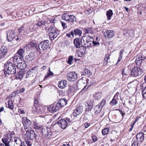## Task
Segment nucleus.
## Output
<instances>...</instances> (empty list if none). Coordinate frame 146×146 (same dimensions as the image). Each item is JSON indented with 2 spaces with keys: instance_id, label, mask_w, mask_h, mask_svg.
Segmentation results:
<instances>
[{
  "instance_id": "f257e3e1",
  "label": "nucleus",
  "mask_w": 146,
  "mask_h": 146,
  "mask_svg": "<svg viewBox=\"0 0 146 146\" xmlns=\"http://www.w3.org/2000/svg\"><path fill=\"white\" fill-rule=\"evenodd\" d=\"M67 101L65 98L59 99L57 103H54L49 106L47 108L48 110L51 113H53L58 110L61 108L66 105Z\"/></svg>"
},
{
  "instance_id": "f03ea898",
  "label": "nucleus",
  "mask_w": 146,
  "mask_h": 146,
  "mask_svg": "<svg viewBox=\"0 0 146 146\" xmlns=\"http://www.w3.org/2000/svg\"><path fill=\"white\" fill-rule=\"evenodd\" d=\"M15 65L9 59L6 63L5 64V71L3 70L6 77L8 76L7 75L14 74L16 73Z\"/></svg>"
},
{
  "instance_id": "7ed1b4c3",
  "label": "nucleus",
  "mask_w": 146,
  "mask_h": 146,
  "mask_svg": "<svg viewBox=\"0 0 146 146\" xmlns=\"http://www.w3.org/2000/svg\"><path fill=\"white\" fill-rule=\"evenodd\" d=\"M7 40L9 42H11L14 39L17 41V43L18 44L20 42L21 40L23 39V37L19 36V34L17 36V38L16 36V34L15 31L13 30H8L7 32Z\"/></svg>"
},
{
  "instance_id": "20e7f679",
  "label": "nucleus",
  "mask_w": 146,
  "mask_h": 146,
  "mask_svg": "<svg viewBox=\"0 0 146 146\" xmlns=\"http://www.w3.org/2000/svg\"><path fill=\"white\" fill-rule=\"evenodd\" d=\"M49 38L51 40H54L58 36V33L56 29L53 26L50 27L48 30Z\"/></svg>"
},
{
  "instance_id": "39448f33",
  "label": "nucleus",
  "mask_w": 146,
  "mask_h": 146,
  "mask_svg": "<svg viewBox=\"0 0 146 146\" xmlns=\"http://www.w3.org/2000/svg\"><path fill=\"white\" fill-rule=\"evenodd\" d=\"M84 42V45H86L88 48L90 47L92 45V42L93 38L89 35H85L83 36L82 38Z\"/></svg>"
},
{
  "instance_id": "423d86ee",
  "label": "nucleus",
  "mask_w": 146,
  "mask_h": 146,
  "mask_svg": "<svg viewBox=\"0 0 146 146\" xmlns=\"http://www.w3.org/2000/svg\"><path fill=\"white\" fill-rule=\"evenodd\" d=\"M49 41L48 40H46L43 41L40 43L38 45L39 49L41 50H44L49 48Z\"/></svg>"
},
{
  "instance_id": "0eeeda50",
  "label": "nucleus",
  "mask_w": 146,
  "mask_h": 146,
  "mask_svg": "<svg viewBox=\"0 0 146 146\" xmlns=\"http://www.w3.org/2000/svg\"><path fill=\"white\" fill-rule=\"evenodd\" d=\"M66 77L69 81H74L77 78V74L74 72H70L67 74Z\"/></svg>"
},
{
  "instance_id": "6e6552de",
  "label": "nucleus",
  "mask_w": 146,
  "mask_h": 146,
  "mask_svg": "<svg viewBox=\"0 0 146 146\" xmlns=\"http://www.w3.org/2000/svg\"><path fill=\"white\" fill-rule=\"evenodd\" d=\"M23 123L24 126V129H31V121L25 117L23 119Z\"/></svg>"
},
{
  "instance_id": "1a4fd4ad",
  "label": "nucleus",
  "mask_w": 146,
  "mask_h": 146,
  "mask_svg": "<svg viewBox=\"0 0 146 146\" xmlns=\"http://www.w3.org/2000/svg\"><path fill=\"white\" fill-rule=\"evenodd\" d=\"M25 135L27 137V139H28L29 140H33L35 139L36 137V135L34 132L30 130L26 131V133Z\"/></svg>"
},
{
  "instance_id": "9d476101",
  "label": "nucleus",
  "mask_w": 146,
  "mask_h": 146,
  "mask_svg": "<svg viewBox=\"0 0 146 146\" xmlns=\"http://www.w3.org/2000/svg\"><path fill=\"white\" fill-rule=\"evenodd\" d=\"M32 111L34 113H37L41 114L44 113V109L42 106H38L37 107L33 106L32 107Z\"/></svg>"
},
{
  "instance_id": "9b49d317",
  "label": "nucleus",
  "mask_w": 146,
  "mask_h": 146,
  "mask_svg": "<svg viewBox=\"0 0 146 146\" xmlns=\"http://www.w3.org/2000/svg\"><path fill=\"white\" fill-rule=\"evenodd\" d=\"M23 58L18 56L17 55H16L14 57L10 58L9 60L13 62L15 65H16L21 62L22 61Z\"/></svg>"
},
{
  "instance_id": "f8f14e48",
  "label": "nucleus",
  "mask_w": 146,
  "mask_h": 146,
  "mask_svg": "<svg viewBox=\"0 0 146 146\" xmlns=\"http://www.w3.org/2000/svg\"><path fill=\"white\" fill-rule=\"evenodd\" d=\"M140 70V68L138 67H134L132 69L131 71V75L135 77L141 75V72L139 71Z\"/></svg>"
},
{
  "instance_id": "ddd939ff",
  "label": "nucleus",
  "mask_w": 146,
  "mask_h": 146,
  "mask_svg": "<svg viewBox=\"0 0 146 146\" xmlns=\"http://www.w3.org/2000/svg\"><path fill=\"white\" fill-rule=\"evenodd\" d=\"M41 132L42 135L44 137L50 139L51 138V132L50 131L48 132L47 129L42 128L41 130Z\"/></svg>"
},
{
  "instance_id": "4468645a",
  "label": "nucleus",
  "mask_w": 146,
  "mask_h": 146,
  "mask_svg": "<svg viewBox=\"0 0 146 146\" xmlns=\"http://www.w3.org/2000/svg\"><path fill=\"white\" fill-rule=\"evenodd\" d=\"M86 45H82L78 48L79 50H78L77 54L78 56L81 57L85 53L86 48Z\"/></svg>"
},
{
  "instance_id": "2eb2a0df",
  "label": "nucleus",
  "mask_w": 146,
  "mask_h": 146,
  "mask_svg": "<svg viewBox=\"0 0 146 146\" xmlns=\"http://www.w3.org/2000/svg\"><path fill=\"white\" fill-rule=\"evenodd\" d=\"M146 58V55L142 54L138 56V58L135 60V62L137 65H141L143 60Z\"/></svg>"
},
{
  "instance_id": "dca6fc26",
  "label": "nucleus",
  "mask_w": 146,
  "mask_h": 146,
  "mask_svg": "<svg viewBox=\"0 0 146 146\" xmlns=\"http://www.w3.org/2000/svg\"><path fill=\"white\" fill-rule=\"evenodd\" d=\"M57 123L60 127L62 129H65L68 125L67 121L65 119H62L59 120Z\"/></svg>"
},
{
  "instance_id": "f3484780",
  "label": "nucleus",
  "mask_w": 146,
  "mask_h": 146,
  "mask_svg": "<svg viewBox=\"0 0 146 146\" xmlns=\"http://www.w3.org/2000/svg\"><path fill=\"white\" fill-rule=\"evenodd\" d=\"M82 38H76L74 40V43L76 48H78L83 45Z\"/></svg>"
},
{
  "instance_id": "a211bd4d",
  "label": "nucleus",
  "mask_w": 146,
  "mask_h": 146,
  "mask_svg": "<svg viewBox=\"0 0 146 146\" xmlns=\"http://www.w3.org/2000/svg\"><path fill=\"white\" fill-rule=\"evenodd\" d=\"M82 106H79L77 107L74 111L72 115L74 117H77L81 114L82 111Z\"/></svg>"
},
{
  "instance_id": "6ab92c4d",
  "label": "nucleus",
  "mask_w": 146,
  "mask_h": 146,
  "mask_svg": "<svg viewBox=\"0 0 146 146\" xmlns=\"http://www.w3.org/2000/svg\"><path fill=\"white\" fill-rule=\"evenodd\" d=\"M34 57V54L33 52H31L28 55L26 56L25 59L27 62H31Z\"/></svg>"
},
{
  "instance_id": "aec40b11",
  "label": "nucleus",
  "mask_w": 146,
  "mask_h": 146,
  "mask_svg": "<svg viewBox=\"0 0 146 146\" xmlns=\"http://www.w3.org/2000/svg\"><path fill=\"white\" fill-rule=\"evenodd\" d=\"M67 84V82L65 80H62L58 82V86L59 88L63 89L66 87Z\"/></svg>"
},
{
  "instance_id": "412c9836",
  "label": "nucleus",
  "mask_w": 146,
  "mask_h": 146,
  "mask_svg": "<svg viewBox=\"0 0 146 146\" xmlns=\"http://www.w3.org/2000/svg\"><path fill=\"white\" fill-rule=\"evenodd\" d=\"M136 138L138 141L142 142L144 139V133L142 132H140L137 134L136 136Z\"/></svg>"
},
{
  "instance_id": "4be33fe9",
  "label": "nucleus",
  "mask_w": 146,
  "mask_h": 146,
  "mask_svg": "<svg viewBox=\"0 0 146 146\" xmlns=\"http://www.w3.org/2000/svg\"><path fill=\"white\" fill-rule=\"evenodd\" d=\"M25 53V51L24 48H20L17 52L16 53V55L18 56L23 58Z\"/></svg>"
},
{
  "instance_id": "5701e85b",
  "label": "nucleus",
  "mask_w": 146,
  "mask_h": 146,
  "mask_svg": "<svg viewBox=\"0 0 146 146\" xmlns=\"http://www.w3.org/2000/svg\"><path fill=\"white\" fill-rule=\"evenodd\" d=\"M11 139L12 140V142H14L17 145H21L22 144L24 143V142L22 143L20 139L17 137H11Z\"/></svg>"
},
{
  "instance_id": "b1692460",
  "label": "nucleus",
  "mask_w": 146,
  "mask_h": 146,
  "mask_svg": "<svg viewBox=\"0 0 146 146\" xmlns=\"http://www.w3.org/2000/svg\"><path fill=\"white\" fill-rule=\"evenodd\" d=\"M17 67L18 68L20 69L21 70L24 69L27 67L26 63L25 61H22L17 65Z\"/></svg>"
},
{
  "instance_id": "393cba45",
  "label": "nucleus",
  "mask_w": 146,
  "mask_h": 146,
  "mask_svg": "<svg viewBox=\"0 0 146 146\" xmlns=\"http://www.w3.org/2000/svg\"><path fill=\"white\" fill-rule=\"evenodd\" d=\"M24 73L23 71L19 70L17 74L16 75L15 78L16 79L21 81L23 77Z\"/></svg>"
},
{
  "instance_id": "a878e982",
  "label": "nucleus",
  "mask_w": 146,
  "mask_h": 146,
  "mask_svg": "<svg viewBox=\"0 0 146 146\" xmlns=\"http://www.w3.org/2000/svg\"><path fill=\"white\" fill-rule=\"evenodd\" d=\"M102 96V93L100 92L96 93L93 95L94 98L98 100H100Z\"/></svg>"
},
{
  "instance_id": "bb28decb",
  "label": "nucleus",
  "mask_w": 146,
  "mask_h": 146,
  "mask_svg": "<svg viewBox=\"0 0 146 146\" xmlns=\"http://www.w3.org/2000/svg\"><path fill=\"white\" fill-rule=\"evenodd\" d=\"M42 24V22L41 21H38L37 23H35L33 27V31H35V30L37 29L38 28V26H41Z\"/></svg>"
},
{
  "instance_id": "cd10ccee",
  "label": "nucleus",
  "mask_w": 146,
  "mask_h": 146,
  "mask_svg": "<svg viewBox=\"0 0 146 146\" xmlns=\"http://www.w3.org/2000/svg\"><path fill=\"white\" fill-rule=\"evenodd\" d=\"M87 107L86 108V111H91V110L93 106V104L91 101H88L87 103Z\"/></svg>"
},
{
  "instance_id": "c85d7f7f",
  "label": "nucleus",
  "mask_w": 146,
  "mask_h": 146,
  "mask_svg": "<svg viewBox=\"0 0 146 146\" xmlns=\"http://www.w3.org/2000/svg\"><path fill=\"white\" fill-rule=\"evenodd\" d=\"M106 15L107 16V20H110L111 19V17L113 15V13L112 10L110 9L106 12Z\"/></svg>"
},
{
  "instance_id": "c756f323",
  "label": "nucleus",
  "mask_w": 146,
  "mask_h": 146,
  "mask_svg": "<svg viewBox=\"0 0 146 146\" xmlns=\"http://www.w3.org/2000/svg\"><path fill=\"white\" fill-rule=\"evenodd\" d=\"M102 109V108L100 107L99 105L96 106L94 108L95 113L97 114L100 113Z\"/></svg>"
},
{
  "instance_id": "7c9ffc66",
  "label": "nucleus",
  "mask_w": 146,
  "mask_h": 146,
  "mask_svg": "<svg viewBox=\"0 0 146 146\" xmlns=\"http://www.w3.org/2000/svg\"><path fill=\"white\" fill-rule=\"evenodd\" d=\"M33 127L36 130H41L42 128L41 125L38 124L36 122H33Z\"/></svg>"
},
{
  "instance_id": "2f4dec72",
  "label": "nucleus",
  "mask_w": 146,
  "mask_h": 146,
  "mask_svg": "<svg viewBox=\"0 0 146 146\" xmlns=\"http://www.w3.org/2000/svg\"><path fill=\"white\" fill-rule=\"evenodd\" d=\"M112 31H106V35H107L108 38H111L114 35Z\"/></svg>"
},
{
  "instance_id": "473e14b6",
  "label": "nucleus",
  "mask_w": 146,
  "mask_h": 146,
  "mask_svg": "<svg viewBox=\"0 0 146 146\" xmlns=\"http://www.w3.org/2000/svg\"><path fill=\"white\" fill-rule=\"evenodd\" d=\"M92 73L88 69H85L84 70L83 75H86L87 76H89Z\"/></svg>"
},
{
  "instance_id": "72a5a7b5",
  "label": "nucleus",
  "mask_w": 146,
  "mask_h": 146,
  "mask_svg": "<svg viewBox=\"0 0 146 146\" xmlns=\"http://www.w3.org/2000/svg\"><path fill=\"white\" fill-rule=\"evenodd\" d=\"M74 34L76 35L80 36L82 34V31L78 29H75L74 31Z\"/></svg>"
},
{
  "instance_id": "f704fd0d",
  "label": "nucleus",
  "mask_w": 146,
  "mask_h": 146,
  "mask_svg": "<svg viewBox=\"0 0 146 146\" xmlns=\"http://www.w3.org/2000/svg\"><path fill=\"white\" fill-rule=\"evenodd\" d=\"M137 84L138 82L137 80H134L128 84V87H129V86L130 85L132 87H134L137 86Z\"/></svg>"
},
{
  "instance_id": "c9c22d12",
  "label": "nucleus",
  "mask_w": 146,
  "mask_h": 146,
  "mask_svg": "<svg viewBox=\"0 0 146 146\" xmlns=\"http://www.w3.org/2000/svg\"><path fill=\"white\" fill-rule=\"evenodd\" d=\"M9 139V138L8 136V135H5L4 136V137L2 138V141L3 143L4 144L8 142Z\"/></svg>"
},
{
  "instance_id": "e433bc0d",
  "label": "nucleus",
  "mask_w": 146,
  "mask_h": 146,
  "mask_svg": "<svg viewBox=\"0 0 146 146\" xmlns=\"http://www.w3.org/2000/svg\"><path fill=\"white\" fill-rule=\"evenodd\" d=\"M70 15L68 13H64L62 15V19L68 21L69 19Z\"/></svg>"
},
{
  "instance_id": "4c0bfd02",
  "label": "nucleus",
  "mask_w": 146,
  "mask_h": 146,
  "mask_svg": "<svg viewBox=\"0 0 146 146\" xmlns=\"http://www.w3.org/2000/svg\"><path fill=\"white\" fill-rule=\"evenodd\" d=\"M8 108L11 109L13 110L14 108V105L12 100H9L7 102Z\"/></svg>"
},
{
  "instance_id": "58836bf2",
  "label": "nucleus",
  "mask_w": 146,
  "mask_h": 146,
  "mask_svg": "<svg viewBox=\"0 0 146 146\" xmlns=\"http://www.w3.org/2000/svg\"><path fill=\"white\" fill-rule=\"evenodd\" d=\"M75 17L73 15H70V16H69V19L68 20V21L71 22H73L74 20H75Z\"/></svg>"
},
{
  "instance_id": "ea45409f",
  "label": "nucleus",
  "mask_w": 146,
  "mask_h": 146,
  "mask_svg": "<svg viewBox=\"0 0 146 146\" xmlns=\"http://www.w3.org/2000/svg\"><path fill=\"white\" fill-rule=\"evenodd\" d=\"M86 33H87L88 34H93L94 33L93 31L92 28H87L85 29Z\"/></svg>"
},
{
  "instance_id": "a19ab883",
  "label": "nucleus",
  "mask_w": 146,
  "mask_h": 146,
  "mask_svg": "<svg viewBox=\"0 0 146 146\" xmlns=\"http://www.w3.org/2000/svg\"><path fill=\"white\" fill-rule=\"evenodd\" d=\"M109 131V129L108 128H105L102 129V133L103 135H107Z\"/></svg>"
},
{
  "instance_id": "79ce46f5",
  "label": "nucleus",
  "mask_w": 146,
  "mask_h": 146,
  "mask_svg": "<svg viewBox=\"0 0 146 146\" xmlns=\"http://www.w3.org/2000/svg\"><path fill=\"white\" fill-rule=\"evenodd\" d=\"M0 51H2L7 53L8 48L5 45L2 46L0 50Z\"/></svg>"
},
{
  "instance_id": "37998d69",
  "label": "nucleus",
  "mask_w": 146,
  "mask_h": 146,
  "mask_svg": "<svg viewBox=\"0 0 146 146\" xmlns=\"http://www.w3.org/2000/svg\"><path fill=\"white\" fill-rule=\"evenodd\" d=\"M7 53L5 52L0 51V58H3L5 57Z\"/></svg>"
},
{
  "instance_id": "c03bdc74",
  "label": "nucleus",
  "mask_w": 146,
  "mask_h": 146,
  "mask_svg": "<svg viewBox=\"0 0 146 146\" xmlns=\"http://www.w3.org/2000/svg\"><path fill=\"white\" fill-rule=\"evenodd\" d=\"M117 99L113 98L112 100L110 102V104L112 106L116 105L117 103V101H116Z\"/></svg>"
},
{
  "instance_id": "a18cd8bd",
  "label": "nucleus",
  "mask_w": 146,
  "mask_h": 146,
  "mask_svg": "<svg viewBox=\"0 0 146 146\" xmlns=\"http://www.w3.org/2000/svg\"><path fill=\"white\" fill-rule=\"evenodd\" d=\"M73 60V56H70L68 57V58L67 62V63L69 64H71Z\"/></svg>"
},
{
  "instance_id": "49530a36",
  "label": "nucleus",
  "mask_w": 146,
  "mask_h": 146,
  "mask_svg": "<svg viewBox=\"0 0 146 146\" xmlns=\"http://www.w3.org/2000/svg\"><path fill=\"white\" fill-rule=\"evenodd\" d=\"M142 94L144 98H146V87H145L144 89L142 90Z\"/></svg>"
},
{
  "instance_id": "de8ad7c7",
  "label": "nucleus",
  "mask_w": 146,
  "mask_h": 146,
  "mask_svg": "<svg viewBox=\"0 0 146 146\" xmlns=\"http://www.w3.org/2000/svg\"><path fill=\"white\" fill-rule=\"evenodd\" d=\"M34 73V71H32V70L30 69L27 72L26 74V77H29V76H31V74Z\"/></svg>"
},
{
  "instance_id": "09e8293b",
  "label": "nucleus",
  "mask_w": 146,
  "mask_h": 146,
  "mask_svg": "<svg viewBox=\"0 0 146 146\" xmlns=\"http://www.w3.org/2000/svg\"><path fill=\"white\" fill-rule=\"evenodd\" d=\"M74 91V87L73 86H70L69 87L68 90V93L69 94L72 92Z\"/></svg>"
},
{
  "instance_id": "8fccbe9b",
  "label": "nucleus",
  "mask_w": 146,
  "mask_h": 146,
  "mask_svg": "<svg viewBox=\"0 0 146 146\" xmlns=\"http://www.w3.org/2000/svg\"><path fill=\"white\" fill-rule=\"evenodd\" d=\"M30 45L33 47H35L36 48L37 47V44L35 43L34 41H31L30 44Z\"/></svg>"
},
{
  "instance_id": "3c124183",
  "label": "nucleus",
  "mask_w": 146,
  "mask_h": 146,
  "mask_svg": "<svg viewBox=\"0 0 146 146\" xmlns=\"http://www.w3.org/2000/svg\"><path fill=\"white\" fill-rule=\"evenodd\" d=\"M53 74V73L52 72L50 71L49 73H47L46 75L45 76L44 80L46 79L48 77L51 76H52Z\"/></svg>"
},
{
  "instance_id": "603ef678",
  "label": "nucleus",
  "mask_w": 146,
  "mask_h": 146,
  "mask_svg": "<svg viewBox=\"0 0 146 146\" xmlns=\"http://www.w3.org/2000/svg\"><path fill=\"white\" fill-rule=\"evenodd\" d=\"M123 50H121L119 52V55L120 56L119 57V58L117 61V62H119L122 59V55Z\"/></svg>"
},
{
  "instance_id": "864d4df0",
  "label": "nucleus",
  "mask_w": 146,
  "mask_h": 146,
  "mask_svg": "<svg viewBox=\"0 0 146 146\" xmlns=\"http://www.w3.org/2000/svg\"><path fill=\"white\" fill-rule=\"evenodd\" d=\"M106 103V100L104 99H103L102 100L101 102L100 103V106L101 107V108H102L104 107V105Z\"/></svg>"
},
{
  "instance_id": "5fc2aeb1",
  "label": "nucleus",
  "mask_w": 146,
  "mask_h": 146,
  "mask_svg": "<svg viewBox=\"0 0 146 146\" xmlns=\"http://www.w3.org/2000/svg\"><path fill=\"white\" fill-rule=\"evenodd\" d=\"M92 43L93 46H99L100 43H99L98 41L97 42L95 41L94 40L92 41Z\"/></svg>"
},
{
  "instance_id": "6e6d98bb",
  "label": "nucleus",
  "mask_w": 146,
  "mask_h": 146,
  "mask_svg": "<svg viewBox=\"0 0 146 146\" xmlns=\"http://www.w3.org/2000/svg\"><path fill=\"white\" fill-rule=\"evenodd\" d=\"M110 58L109 57V56L108 54H106V55L104 59V63L105 62H106V63H107V62H109L108 61V60L110 59Z\"/></svg>"
},
{
  "instance_id": "4d7b16f0",
  "label": "nucleus",
  "mask_w": 146,
  "mask_h": 146,
  "mask_svg": "<svg viewBox=\"0 0 146 146\" xmlns=\"http://www.w3.org/2000/svg\"><path fill=\"white\" fill-rule=\"evenodd\" d=\"M38 106H39L38 100H35L34 105L33 106L37 107Z\"/></svg>"
},
{
  "instance_id": "13d9d810",
  "label": "nucleus",
  "mask_w": 146,
  "mask_h": 146,
  "mask_svg": "<svg viewBox=\"0 0 146 146\" xmlns=\"http://www.w3.org/2000/svg\"><path fill=\"white\" fill-rule=\"evenodd\" d=\"M61 24L64 29H65L67 28V25L66 23L61 21Z\"/></svg>"
},
{
  "instance_id": "bf43d9fd",
  "label": "nucleus",
  "mask_w": 146,
  "mask_h": 146,
  "mask_svg": "<svg viewBox=\"0 0 146 146\" xmlns=\"http://www.w3.org/2000/svg\"><path fill=\"white\" fill-rule=\"evenodd\" d=\"M92 141L93 142H95L97 140V137L95 135H93L92 136Z\"/></svg>"
},
{
  "instance_id": "052dcab7",
  "label": "nucleus",
  "mask_w": 146,
  "mask_h": 146,
  "mask_svg": "<svg viewBox=\"0 0 146 146\" xmlns=\"http://www.w3.org/2000/svg\"><path fill=\"white\" fill-rule=\"evenodd\" d=\"M131 146H138V142L137 140L135 141L132 144Z\"/></svg>"
},
{
  "instance_id": "680f3d73",
  "label": "nucleus",
  "mask_w": 146,
  "mask_h": 146,
  "mask_svg": "<svg viewBox=\"0 0 146 146\" xmlns=\"http://www.w3.org/2000/svg\"><path fill=\"white\" fill-rule=\"evenodd\" d=\"M24 27L23 26H22L20 28L18 29L19 33H20L21 31L24 30Z\"/></svg>"
},
{
  "instance_id": "e2e57ef3",
  "label": "nucleus",
  "mask_w": 146,
  "mask_h": 146,
  "mask_svg": "<svg viewBox=\"0 0 146 146\" xmlns=\"http://www.w3.org/2000/svg\"><path fill=\"white\" fill-rule=\"evenodd\" d=\"M135 124V123L133 122L132 124H131V128H130L129 129V131H131L132 130V129L133 128L134 125Z\"/></svg>"
},
{
  "instance_id": "0e129e2a",
  "label": "nucleus",
  "mask_w": 146,
  "mask_h": 146,
  "mask_svg": "<svg viewBox=\"0 0 146 146\" xmlns=\"http://www.w3.org/2000/svg\"><path fill=\"white\" fill-rule=\"evenodd\" d=\"M119 95V93L118 92H117L116 94L115 95L113 98L117 99L118 98V97Z\"/></svg>"
},
{
  "instance_id": "69168bd1",
  "label": "nucleus",
  "mask_w": 146,
  "mask_h": 146,
  "mask_svg": "<svg viewBox=\"0 0 146 146\" xmlns=\"http://www.w3.org/2000/svg\"><path fill=\"white\" fill-rule=\"evenodd\" d=\"M38 67L37 66L34 67L33 68L31 69L32 70V71L35 72V73L37 71Z\"/></svg>"
},
{
  "instance_id": "338daca9",
  "label": "nucleus",
  "mask_w": 146,
  "mask_h": 146,
  "mask_svg": "<svg viewBox=\"0 0 146 146\" xmlns=\"http://www.w3.org/2000/svg\"><path fill=\"white\" fill-rule=\"evenodd\" d=\"M11 139H10L8 142L4 143L5 146H10L9 143H10V141H11Z\"/></svg>"
},
{
  "instance_id": "774afa93",
  "label": "nucleus",
  "mask_w": 146,
  "mask_h": 146,
  "mask_svg": "<svg viewBox=\"0 0 146 146\" xmlns=\"http://www.w3.org/2000/svg\"><path fill=\"white\" fill-rule=\"evenodd\" d=\"M26 143L28 146H31V143L29 141H26Z\"/></svg>"
}]
</instances>
